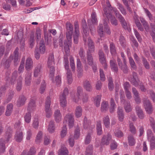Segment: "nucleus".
<instances>
[{"label": "nucleus", "instance_id": "f257e3e1", "mask_svg": "<svg viewBox=\"0 0 155 155\" xmlns=\"http://www.w3.org/2000/svg\"><path fill=\"white\" fill-rule=\"evenodd\" d=\"M104 15L107 18V19L105 20L104 22V28H103V25L101 24H100L99 25L98 29V32L101 37H102L103 36L105 32L108 34H110V29L107 25V23L109 18H111L110 21L112 25L116 26L118 24L116 18L112 16L111 13L109 12V14H108L107 11H106V9L104 10Z\"/></svg>", "mask_w": 155, "mask_h": 155}, {"label": "nucleus", "instance_id": "f03ea898", "mask_svg": "<svg viewBox=\"0 0 155 155\" xmlns=\"http://www.w3.org/2000/svg\"><path fill=\"white\" fill-rule=\"evenodd\" d=\"M54 55L53 54H51L49 55L48 58V67L49 68V76L52 79L53 78L54 76L55 71L54 67Z\"/></svg>", "mask_w": 155, "mask_h": 155}, {"label": "nucleus", "instance_id": "7ed1b4c3", "mask_svg": "<svg viewBox=\"0 0 155 155\" xmlns=\"http://www.w3.org/2000/svg\"><path fill=\"white\" fill-rule=\"evenodd\" d=\"M12 137V132L11 131H7L5 134V139L2 138L0 140V151L1 153L5 152V143L8 142L10 138Z\"/></svg>", "mask_w": 155, "mask_h": 155}, {"label": "nucleus", "instance_id": "20e7f679", "mask_svg": "<svg viewBox=\"0 0 155 155\" xmlns=\"http://www.w3.org/2000/svg\"><path fill=\"white\" fill-rule=\"evenodd\" d=\"M115 15L116 17L119 19L123 27L125 29L129 30V25L127 24L126 21L122 15L119 13L117 9H114Z\"/></svg>", "mask_w": 155, "mask_h": 155}, {"label": "nucleus", "instance_id": "39448f33", "mask_svg": "<svg viewBox=\"0 0 155 155\" xmlns=\"http://www.w3.org/2000/svg\"><path fill=\"white\" fill-rule=\"evenodd\" d=\"M51 103L50 97H47L45 102V109L46 114V117L47 118H50L52 114L51 109L50 108Z\"/></svg>", "mask_w": 155, "mask_h": 155}, {"label": "nucleus", "instance_id": "423d86ee", "mask_svg": "<svg viewBox=\"0 0 155 155\" xmlns=\"http://www.w3.org/2000/svg\"><path fill=\"white\" fill-rule=\"evenodd\" d=\"M147 134L148 140L150 142V148L154 150L155 149V136L150 129L147 130Z\"/></svg>", "mask_w": 155, "mask_h": 155}, {"label": "nucleus", "instance_id": "0eeeda50", "mask_svg": "<svg viewBox=\"0 0 155 155\" xmlns=\"http://www.w3.org/2000/svg\"><path fill=\"white\" fill-rule=\"evenodd\" d=\"M68 94V89L67 88H65L64 89L63 93L60 96V103L61 106L62 107H65L66 106L67 101L66 100V97Z\"/></svg>", "mask_w": 155, "mask_h": 155}, {"label": "nucleus", "instance_id": "6e6552de", "mask_svg": "<svg viewBox=\"0 0 155 155\" xmlns=\"http://www.w3.org/2000/svg\"><path fill=\"white\" fill-rule=\"evenodd\" d=\"M84 94L82 88L81 87H77L76 94L72 96V99L74 102H77L81 100V97Z\"/></svg>", "mask_w": 155, "mask_h": 155}, {"label": "nucleus", "instance_id": "1a4fd4ad", "mask_svg": "<svg viewBox=\"0 0 155 155\" xmlns=\"http://www.w3.org/2000/svg\"><path fill=\"white\" fill-rule=\"evenodd\" d=\"M66 25L67 30V31L66 33V37L67 40L71 43L73 31V25L69 22H67Z\"/></svg>", "mask_w": 155, "mask_h": 155}, {"label": "nucleus", "instance_id": "9d476101", "mask_svg": "<svg viewBox=\"0 0 155 155\" xmlns=\"http://www.w3.org/2000/svg\"><path fill=\"white\" fill-rule=\"evenodd\" d=\"M91 20H88V23L89 26L90 30L91 32L92 33V31L95 30L94 26L91 25V23L93 24H96L97 22V18L96 14L95 12H93L91 15Z\"/></svg>", "mask_w": 155, "mask_h": 155}, {"label": "nucleus", "instance_id": "9b49d317", "mask_svg": "<svg viewBox=\"0 0 155 155\" xmlns=\"http://www.w3.org/2000/svg\"><path fill=\"white\" fill-rule=\"evenodd\" d=\"M64 119L68 122V126L70 128H72L74 125V119L72 114H68L65 116Z\"/></svg>", "mask_w": 155, "mask_h": 155}, {"label": "nucleus", "instance_id": "f8f14e48", "mask_svg": "<svg viewBox=\"0 0 155 155\" xmlns=\"http://www.w3.org/2000/svg\"><path fill=\"white\" fill-rule=\"evenodd\" d=\"M144 106L147 114H150L152 113L153 109L149 100L145 99L144 101Z\"/></svg>", "mask_w": 155, "mask_h": 155}, {"label": "nucleus", "instance_id": "ddd939ff", "mask_svg": "<svg viewBox=\"0 0 155 155\" xmlns=\"http://www.w3.org/2000/svg\"><path fill=\"white\" fill-rule=\"evenodd\" d=\"M129 80L133 85L136 86L138 85L139 80L137 77V74L136 72H132V77L130 78Z\"/></svg>", "mask_w": 155, "mask_h": 155}, {"label": "nucleus", "instance_id": "4468645a", "mask_svg": "<svg viewBox=\"0 0 155 155\" xmlns=\"http://www.w3.org/2000/svg\"><path fill=\"white\" fill-rule=\"evenodd\" d=\"M129 80L133 85L136 86L138 85L139 80L137 77V74L136 72H132V77L130 78Z\"/></svg>", "mask_w": 155, "mask_h": 155}, {"label": "nucleus", "instance_id": "2eb2a0df", "mask_svg": "<svg viewBox=\"0 0 155 155\" xmlns=\"http://www.w3.org/2000/svg\"><path fill=\"white\" fill-rule=\"evenodd\" d=\"M33 67V61L31 58L28 57L26 60L25 68L26 70L29 71L32 69Z\"/></svg>", "mask_w": 155, "mask_h": 155}, {"label": "nucleus", "instance_id": "dca6fc26", "mask_svg": "<svg viewBox=\"0 0 155 155\" xmlns=\"http://www.w3.org/2000/svg\"><path fill=\"white\" fill-rule=\"evenodd\" d=\"M54 116L55 120L57 123H59L62 120V115L59 110L57 109L55 111Z\"/></svg>", "mask_w": 155, "mask_h": 155}, {"label": "nucleus", "instance_id": "f3484780", "mask_svg": "<svg viewBox=\"0 0 155 155\" xmlns=\"http://www.w3.org/2000/svg\"><path fill=\"white\" fill-rule=\"evenodd\" d=\"M36 150L34 147L31 148L29 150H24L22 153L21 155H35Z\"/></svg>", "mask_w": 155, "mask_h": 155}, {"label": "nucleus", "instance_id": "a211bd4d", "mask_svg": "<svg viewBox=\"0 0 155 155\" xmlns=\"http://www.w3.org/2000/svg\"><path fill=\"white\" fill-rule=\"evenodd\" d=\"M35 108V101L32 98L30 100L29 103L28 107V110L29 112L32 111L34 110Z\"/></svg>", "mask_w": 155, "mask_h": 155}, {"label": "nucleus", "instance_id": "6ab92c4d", "mask_svg": "<svg viewBox=\"0 0 155 155\" xmlns=\"http://www.w3.org/2000/svg\"><path fill=\"white\" fill-rule=\"evenodd\" d=\"M26 98L24 95H21L19 97L18 100L17 105L18 107L24 105L26 101Z\"/></svg>", "mask_w": 155, "mask_h": 155}, {"label": "nucleus", "instance_id": "aec40b11", "mask_svg": "<svg viewBox=\"0 0 155 155\" xmlns=\"http://www.w3.org/2000/svg\"><path fill=\"white\" fill-rule=\"evenodd\" d=\"M24 136L23 133L22 131H16L15 135V139L18 142H21L23 140Z\"/></svg>", "mask_w": 155, "mask_h": 155}, {"label": "nucleus", "instance_id": "412c9836", "mask_svg": "<svg viewBox=\"0 0 155 155\" xmlns=\"http://www.w3.org/2000/svg\"><path fill=\"white\" fill-rule=\"evenodd\" d=\"M135 108L137 114L139 118L141 119H143L144 117V115L142 109L138 106H136Z\"/></svg>", "mask_w": 155, "mask_h": 155}, {"label": "nucleus", "instance_id": "4be33fe9", "mask_svg": "<svg viewBox=\"0 0 155 155\" xmlns=\"http://www.w3.org/2000/svg\"><path fill=\"white\" fill-rule=\"evenodd\" d=\"M83 87L87 91H92V88L91 82L87 80H85L83 82Z\"/></svg>", "mask_w": 155, "mask_h": 155}, {"label": "nucleus", "instance_id": "5701e85b", "mask_svg": "<svg viewBox=\"0 0 155 155\" xmlns=\"http://www.w3.org/2000/svg\"><path fill=\"white\" fill-rule=\"evenodd\" d=\"M41 65L38 64L35 67L34 72V76L35 77H37L40 74L41 71Z\"/></svg>", "mask_w": 155, "mask_h": 155}, {"label": "nucleus", "instance_id": "b1692460", "mask_svg": "<svg viewBox=\"0 0 155 155\" xmlns=\"http://www.w3.org/2000/svg\"><path fill=\"white\" fill-rule=\"evenodd\" d=\"M117 113L119 120L120 122H122L124 120V115L123 110L122 107H118Z\"/></svg>", "mask_w": 155, "mask_h": 155}, {"label": "nucleus", "instance_id": "393cba45", "mask_svg": "<svg viewBox=\"0 0 155 155\" xmlns=\"http://www.w3.org/2000/svg\"><path fill=\"white\" fill-rule=\"evenodd\" d=\"M111 138V136L109 134H108L107 136H104L102 139V142L104 144L106 145H108L110 141Z\"/></svg>", "mask_w": 155, "mask_h": 155}, {"label": "nucleus", "instance_id": "a878e982", "mask_svg": "<svg viewBox=\"0 0 155 155\" xmlns=\"http://www.w3.org/2000/svg\"><path fill=\"white\" fill-rule=\"evenodd\" d=\"M82 109L81 107L80 106H77L75 110V116L77 117H81L82 114Z\"/></svg>", "mask_w": 155, "mask_h": 155}, {"label": "nucleus", "instance_id": "bb28decb", "mask_svg": "<svg viewBox=\"0 0 155 155\" xmlns=\"http://www.w3.org/2000/svg\"><path fill=\"white\" fill-rule=\"evenodd\" d=\"M117 61L119 68L123 71L124 73H127L128 71V69L127 65H126V69L124 68L123 67L124 64H122L120 59L118 57L117 58Z\"/></svg>", "mask_w": 155, "mask_h": 155}, {"label": "nucleus", "instance_id": "cd10ccee", "mask_svg": "<svg viewBox=\"0 0 155 155\" xmlns=\"http://www.w3.org/2000/svg\"><path fill=\"white\" fill-rule=\"evenodd\" d=\"M31 73L27 72L25 75V81L26 85L29 86L31 84Z\"/></svg>", "mask_w": 155, "mask_h": 155}, {"label": "nucleus", "instance_id": "c85d7f7f", "mask_svg": "<svg viewBox=\"0 0 155 155\" xmlns=\"http://www.w3.org/2000/svg\"><path fill=\"white\" fill-rule=\"evenodd\" d=\"M55 130V127L54 125V122L53 121H50L48 125V130L50 133H53Z\"/></svg>", "mask_w": 155, "mask_h": 155}, {"label": "nucleus", "instance_id": "c756f323", "mask_svg": "<svg viewBox=\"0 0 155 155\" xmlns=\"http://www.w3.org/2000/svg\"><path fill=\"white\" fill-rule=\"evenodd\" d=\"M58 155H68V151L66 147H62L59 150Z\"/></svg>", "mask_w": 155, "mask_h": 155}, {"label": "nucleus", "instance_id": "7c9ffc66", "mask_svg": "<svg viewBox=\"0 0 155 155\" xmlns=\"http://www.w3.org/2000/svg\"><path fill=\"white\" fill-rule=\"evenodd\" d=\"M110 64L111 70L115 72L118 71L117 64L115 63V61L114 60H112L110 61Z\"/></svg>", "mask_w": 155, "mask_h": 155}, {"label": "nucleus", "instance_id": "2f4dec72", "mask_svg": "<svg viewBox=\"0 0 155 155\" xmlns=\"http://www.w3.org/2000/svg\"><path fill=\"white\" fill-rule=\"evenodd\" d=\"M13 108V105L12 104H8L7 107L5 115L6 116H9L12 113Z\"/></svg>", "mask_w": 155, "mask_h": 155}, {"label": "nucleus", "instance_id": "473e14b6", "mask_svg": "<svg viewBox=\"0 0 155 155\" xmlns=\"http://www.w3.org/2000/svg\"><path fill=\"white\" fill-rule=\"evenodd\" d=\"M128 143L129 146H134L136 143V140L134 137L131 135H129L128 137Z\"/></svg>", "mask_w": 155, "mask_h": 155}, {"label": "nucleus", "instance_id": "72a5a7b5", "mask_svg": "<svg viewBox=\"0 0 155 155\" xmlns=\"http://www.w3.org/2000/svg\"><path fill=\"white\" fill-rule=\"evenodd\" d=\"M79 54L81 58L82 61L84 63L86 64V61L85 59L84 58L85 57V52L83 49L82 48H80L79 52Z\"/></svg>", "mask_w": 155, "mask_h": 155}, {"label": "nucleus", "instance_id": "f704fd0d", "mask_svg": "<svg viewBox=\"0 0 155 155\" xmlns=\"http://www.w3.org/2000/svg\"><path fill=\"white\" fill-rule=\"evenodd\" d=\"M13 59V57L12 56H10L9 59L5 61V59H4L2 60V62L1 63V64L3 65L5 67L8 68L9 67V64L11 60Z\"/></svg>", "mask_w": 155, "mask_h": 155}, {"label": "nucleus", "instance_id": "c9c22d12", "mask_svg": "<svg viewBox=\"0 0 155 155\" xmlns=\"http://www.w3.org/2000/svg\"><path fill=\"white\" fill-rule=\"evenodd\" d=\"M68 42L65 41L64 42V48L65 52L66 53H68L70 51V49L69 47L71 46L72 43V40L70 43L67 40Z\"/></svg>", "mask_w": 155, "mask_h": 155}, {"label": "nucleus", "instance_id": "e433bc0d", "mask_svg": "<svg viewBox=\"0 0 155 155\" xmlns=\"http://www.w3.org/2000/svg\"><path fill=\"white\" fill-rule=\"evenodd\" d=\"M18 48H16L14 51V62L15 65L18 64L19 61H18Z\"/></svg>", "mask_w": 155, "mask_h": 155}, {"label": "nucleus", "instance_id": "4c0bfd02", "mask_svg": "<svg viewBox=\"0 0 155 155\" xmlns=\"http://www.w3.org/2000/svg\"><path fill=\"white\" fill-rule=\"evenodd\" d=\"M66 76L68 84H71L72 82L73 79L70 70H68L67 71L66 73Z\"/></svg>", "mask_w": 155, "mask_h": 155}, {"label": "nucleus", "instance_id": "58836bf2", "mask_svg": "<svg viewBox=\"0 0 155 155\" xmlns=\"http://www.w3.org/2000/svg\"><path fill=\"white\" fill-rule=\"evenodd\" d=\"M42 132L41 131H39L37 135L36 138L35 142L37 143H39L41 142L42 138Z\"/></svg>", "mask_w": 155, "mask_h": 155}, {"label": "nucleus", "instance_id": "ea45409f", "mask_svg": "<svg viewBox=\"0 0 155 155\" xmlns=\"http://www.w3.org/2000/svg\"><path fill=\"white\" fill-rule=\"evenodd\" d=\"M91 124V122L90 121L88 120L87 118L85 117L84 120V128L90 129V125Z\"/></svg>", "mask_w": 155, "mask_h": 155}, {"label": "nucleus", "instance_id": "a19ab883", "mask_svg": "<svg viewBox=\"0 0 155 155\" xmlns=\"http://www.w3.org/2000/svg\"><path fill=\"white\" fill-rule=\"evenodd\" d=\"M108 108V104L107 102L103 101L101 105V110L102 111L106 110Z\"/></svg>", "mask_w": 155, "mask_h": 155}, {"label": "nucleus", "instance_id": "79ce46f5", "mask_svg": "<svg viewBox=\"0 0 155 155\" xmlns=\"http://www.w3.org/2000/svg\"><path fill=\"white\" fill-rule=\"evenodd\" d=\"M101 99V96L100 95H98L94 99V103L97 107H99L100 105Z\"/></svg>", "mask_w": 155, "mask_h": 155}, {"label": "nucleus", "instance_id": "37998d69", "mask_svg": "<svg viewBox=\"0 0 155 155\" xmlns=\"http://www.w3.org/2000/svg\"><path fill=\"white\" fill-rule=\"evenodd\" d=\"M87 64L90 66L92 65L93 64V58L91 54L88 52L87 55Z\"/></svg>", "mask_w": 155, "mask_h": 155}, {"label": "nucleus", "instance_id": "c03bdc74", "mask_svg": "<svg viewBox=\"0 0 155 155\" xmlns=\"http://www.w3.org/2000/svg\"><path fill=\"white\" fill-rule=\"evenodd\" d=\"M40 51L41 53L43 54L45 51V44L43 40H41L40 43Z\"/></svg>", "mask_w": 155, "mask_h": 155}, {"label": "nucleus", "instance_id": "a18cd8bd", "mask_svg": "<svg viewBox=\"0 0 155 155\" xmlns=\"http://www.w3.org/2000/svg\"><path fill=\"white\" fill-rule=\"evenodd\" d=\"M25 121L27 123H30L31 119V113L28 112L26 113L24 117Z\"/></svg>", "mask_w": 155, "mask_h": 155}, {"label": "nucleus", "instance_id": "49530a36", "mask_svg": "<svg viewBox=\"0 0 155 155\" xmlns=\"http://www.w3.org/2000/svg\"><path fill=\"white\" fill-rule=\"evenodd\" d=\"M32 126L35 129H37L39 126L38 118L36 117L34 118L33 120Z\"/></svg>", "mask_w": 155, "mask_h": 155}, {"label": "nucleus", "instance_id": "de8ad7c7", "mask_svg": "<svg viewBox=\"0 0 155 155\" xmlns=\"http://www.w3.org/2000/svg\"><path fill=\"white\" fill-rule=\"evenodd\" d=\"M129 62L132 68L134 70H136L137 68L133 58L130 57H129Z\"/></svg>", "mask_w": 155, "mask_h": 155}, {"label": "nucleus", "instance_id": "09e8293b", "mask_svg": "<svg viewBox=\"0 0 155 155\" xmlns=\"http://www.w3.org/2000/svg\"><path fill=\"white\" fill-rule=\"evenodd\" d=\"M35 35L34 34L31 35L29 42V47L32 48L34 46L35 44Z\"/></svg>", "mask_w": 155, "mask_h": 155}, {"label": "nucleus", "instance_id": "8fccbe9b", "mask_svg": "<svg viewBox=\"0 0 155 155\" xmlns=\"http://www.w3.org/2000/svg\"><path fill=\"white\" fill-rule=\"evenodd\" d=\"M106 4L107 5V7L104 8V10L105 9H106V11H107V12L109 14V13H111V12H110V10L113 11L114 13L115 12L114 11V9H116L115 8H113L111 6V5L108 1H107L106 2Z\"/></svg>", "mask_w": 155, "mask_h": 155}, {"label": "nucleus", "instance_id": "3c124183", "mask_svg": "<svg viewBox=\"0 0 155 155\" xmlns=\"http://www.w3.org/2000/svg\"><path fill=\"white\" fill-rule=\"evenodd\" d=\"M97 134L101 135L102 133L101 123L100 121L98 122L97 124Z\"/></svg>", "mask_w": 155, "mask_h": 155}, {"label": "nucleus", "instance_id": "603ef678", "mask_svg": "<svg viewBox=\"0 0 155 155\" xmlns=\"http://www.w3.org/2000/svg\"><path fill=\"white\" fill-rule=\"evenodd\" d=\"M83 30L84 34L83 35L84 40V41H86L87 40V38H89L88 37V35L89 34L88 29L87 28L83 29Z\"/></svg>", "mask_w": 155, "mask_h": 155}, {"label": "nucleus", "instance_id": "864d4df0", "mask_svg": "<svg viewBox=\"0 0 155 155\" xmlns=\"http://www.w3.org/2000/svg\"><path fill=\"white\" fill-rule=\"evenodd\" d=\"M67 133V128L65 125H64L61 132V136L62 138L64 137L66 135Z\"/></svg>", "mask_w": 155, "mask_h": 155}, {"label": "nucleus", "instance_id": "5fc2aeb1", "mask_svg": "<svg viewBox=\"0 0 155 155\" xmlns=\"http://www.w3.org/2000/svg\"><path fill=\"white\" fill-rule=\"evenodd\" d=\"M103 120L105 126L107 127H108L110 124L109 117L107 116L104 117L103 118Z\"/></svg>", "mask_w": 155, "mask_h": 155}, {"label": "nucleus", "instance_id": "6e6d98bb", "mask_svg": "<svg viewBox=\"0 0 155 155\" xmlns=\"http://www.w3.org/2000/svg\"><path fill=\"white\" fill-rule=\"evenodd\" d=\"M124 108L126 112H130L132 108L129 102L125 103Z\"/></svg>", "mask_w": 155, "mask_h": 155}, {"label": "nucleus", "instance_id": "4d7b16f0", "mask_svg": "<svg viewBox=\"0 0 155 155\" xmlns=\"http://www.w3.org/2000/svg\"><path fill=\"white\" fill-rule=\"evenodd\" d=\"M110 113H112L114 110L115 105L114 100L112 98H111L110 99Z\"/></svg>", "mask_w": 155, "mask_h": 155}, {"label": "nucleus", "instance_id": "13d9d810", "mask_svg": "<svg viewBox=\"0 0 155 155\" xmlns=\"http://www.w3.org/2000/svg\"><path fill=\"white\" fill-rule=\"evenodd\" d=\"M93 148L92 145H89L86 149L85 155H92Z\"/></svg>", "mask_w": 155, "mask_h": 155}, {"label": "nucleus", "instance_id": "bf43d9fd", "mask_svg": "<svg viewBox=\"0 0 155 155\" xmlns=\"http://www.w3.org/2000/svg\"><path fill=\"white\" fill-rule=\"evenodd\" d=\"M140 20L143 25L145 30H148L149 28V25L147 22L143 18L140 17Z\"/></svg>", "mask_w": 155, "mask_h": 155}, {"label": "nucleus", "instance_id": "052dcab7", "mask_svg": "<svg viewBox=\"0 0 155 155\" xmlns=\"http://www.w3.org/2000/svg\"><path fill=\"white\" fill-rule=\"evenodd\" d=\"M80 135V130L79 127H77L74 132V137L76 139H78Z\"/></svg>", "mask_w": 155, "mask_h": 155}, {"label": "nucleus", "instance_id": "680f3d73", "mask_svg": "<svg viewBox=\"0 0 155 155\" xmlns=\"http://www.w3.org/2000/svg\"><path fill=\"white\" fill-rule=\"evenodd\" d=\"M64 64L65 69L67 71L70 70L68 58L67 57L64 58Z\"/></svg>", "mask_w": 155, "mask_h": 155}, {"label": "nucleus", "instance_id": "e2e57ef3", "mask_svg": "<svg viewBox=\"0 0 155 155\" xmlns=\"http://www.w3.org/2000/svg\"><path fill=\"white\" fill-rule=\"evenodd\" d=\"M108 87L109 90L110 91L112 90L114 88V84L112 81V78L111 77H109L108 78Z\"/></svg>", "mask_w": 155, "mask_h": 155}, {"label": "nucleus", "instance_id": "0e129e2a", "mask_svg": "<svg viewBox=\"0 0 155 155\" xmlns=\"http://www.w3.org/2000/svg\"><path fill=\"white\" fill-rule=\"evenodd\" d=\"M143 9L144 10L145 13L146 14L147 16H148L149 18V20L150 21H152L153 19V16L150 12L146 8H143Z\"/></svg>", "mask_w": 155, "mask_h": 155}, {"label": "nucleus", "instance_id": "69168bd1", "mask_svg": "<svg viewBox=\"0 0 155 155\" xmlns=\"http://www.w3.org/2000/svg\"><path fill=\"white\" fill-rule=\"evenodd\" d=\"M110 48L111 54L112 55L115 54L116 53V50L114 45L113 43H111L110 45Z\"/></svg>", "mask_w": 155, "mask_h": 155}, {"label": "nucleus", "instance_id": "338daca9", "mask_svg": "<svg viewBox=\"0 0 155 155\" xmlns=\"http://www.w3.org/2000/svg\"><path fill=\"white\" fill-rule=\"evenodd\" d=\"M130 131L134 134H136L137 131L135 126L132 123H131L130 124Z\"/></svg>", "mask_w": 155, "mask_h": 155}, {"label": "nucleus", "instance_id": "774afa93", "mask_svg": "<svg viewBox=\"0 0 155 155\" xmlns=\"http://www.w3.org/2000/svg\"><path fill=\"white\" fill-rule=\"evenodd\" d=\"M32 133L31 130L29 129L26 132V139L27 140H30L32 137Z\"/></svg>", "mask_w": 155, "mask_h": 155}]
</instances>
